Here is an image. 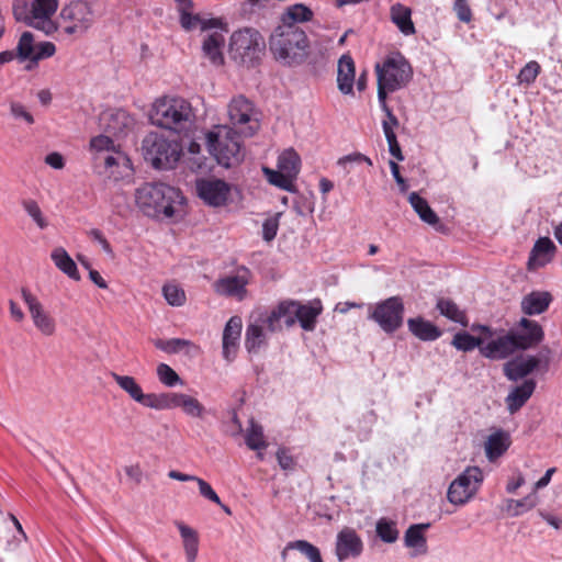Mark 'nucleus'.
I'll return each instance as SVG.
<instances>
[{
	"instance_id": "obj_18",
	"label": "nucleus",
	"mask_w": 562,
	"mask_h": 562,
	"mask_svg": "<svg viewBox=\"0 0 562 562\" xmlns=\"http://www.w3.org/2000/svg\"><path fill=\"white\" fill-rule=\"evenodd\" d=\"M249 279L250 271L245 267L238 268L235 274L217 280L214 284L215 291L222 295L243 300L247 293L246 286Z\"/></svg>"
},
{
	"instance_id": "obj_10",
	"label": "nucleus",
	"mask_w": 562,
	"mask_h": 562,
	"mask_svg": "<svg viewBox=\"0 0 562 562\" xmlns=\"http://www.w3.org/2000/svg\"><path fill=\"white\" fill-rule=\"evenodd\" d=\"M482 482L483 473L480 468H467L450 483L447 492L448 501L457 506L464 505L475 495Z\"/></svg>"
},
{
	"instance_id": "obj_53",
	"label": "nucleus",
	"mask_w": 562,
	"mask_h": 562,
	"mask_svg": "<svg viewBox=\"0 0 562 562\" xmlns=\"http://www.w3.org/2000/svg\"><path fill=\"white\" fill-rule=\"evenodd\" d=\"M162 294L168 304L172 306H181L186 302L184 291L176 284H165Z\"/></svg>"
},
{
	"instance_id": "obj_38",
	"label": "nucleus",
	"mask_w": 562,
	"mask_h": 562,
	"mask_svg": "<svg viewBox=\"0 0 562 562\" xmlns=\"http://www.w3.org/2000/svg\"><path fill=\"white\" fill-rule=\"evenodd\" d=\"M52 260L56 265V267L61 270L69 278L78 281L80 280V276L78 273L77 266L68 252L61 248H55L50 255Z\"/></svg>"
},
{
	"instance_id": "obj_37",
	"label": "nucleus",
	"mask_w": 562,
	"mask_h": 562,
	"mask_svg": "<svg viewBox=\"0 0 562 562\" xmlns=\"http://www.w3.org/2000/svg\"><path fill=\"white\" fill-rule=\"evenodd\" d=\"M408 201L423 222L431 226L439 224V217L437 214L429 206L428 202L424 198L419 196L418 193L412 192L408 195Z\"/></svg>"
},
{
	"instance_id": "obj_51",
	"label": "nucleus",
	"mask_w": 562,
	"mask_h": 562,
	"mask_svg": "<svg viewBox=\"0 0 562 562\" xmlns=\"http://www.w3.org/2000/svg\"><path fill=\"white\" fill-rule=\"evenodd\" d=\"M157 376L159 381L168 387L182 384V380L179 374L168 364L160 363L157 367Z\"/></svg>"
},
{
	"instance_id": "obj_27",
	"label": "nucleus",
	"mask_w": 562,
	"mask_h": 562,
	"mask_svg": "<svg viewBox=\"0 0 562 562\" xmlns=\"http://www.w3.org/2000/svg\"><path fill=\"white\" fill-rule=\"evenodd\" d=\"M552 299L548 291H532L522 297L521 312L529 316L539 315L548 310Z\"/></svg>"
},
{
	"instance_id": "obj_50",
	"label": "nucleus",
	"mask_w": 562,
	"mask_h": 562,
	"mask_svg": "<svg viewBox=\"0 0 562 562\" xmlns=\"http://www.w3.org/2000/svg\"><path fill=\"white\" fill-rule=\"evenodd\" d=\"M375 531L378 537L386 543H393L398 538L396 524L386 518H381L378 520Z\"/></svg>"
},
{
	"instance_id": "obj_19",
	"label": "nucleus",
	"mask_w": 562,
	"mask_h": 562,
	"mask_svg": "<svg viewBox=\"0 0 562 562\" xmlns=\"http://www.w3.org/2000/svg\"><path fill=\"white\" fill-rule=\"evenodd\" d=\"M268 330L270 333L280 331L285 325L292 327L296 323L295 301H283L269 314H266Z\"/></svg>"
},
{
	"instance_id": "obj_41",
	"label": "nucleus",
	"mask_w": 562,
	"mask_h": 562,
	"mask_svg": "<svg viewBox=\"0 0 562 562\" xmlns=\"http://www.w3.org/2000/svg\"><path fill=\"white\" fill-rule=\"evenodd\" d=\"M300 156L292 148L284 150L278 158V169L288 173L293 179H295L300 172Z\"/></svg>"
},
{
	"instance_id": "obj_25",
	"label": "nucleus",
	"mask_w": 562,
	"mask_h": 562,
	"mask_svg": "<svg viewBox=\"0 0 562 562\" xmlns=\"http://www.w3.org/2000/svg\"><path fill=\"white\" fill-rule=\"evenodd\" d=\"M240 333L241 319L238 316L229 318L223 331V356L227 361L236 356Z\"/></svg>"
},
{
	"instance_id": "obj_30",
	"label": "nucleus",
	"mask_w": 562,
	"mask_h": 562,
	"mask_svg": "<svg viewBox=\"0 0 562 562\" xmlns=\"http://www.w3.org/2000/svg\"><path fill=\"white\" fill-rule=\"evenodd\" d=\"M472 329H479L482 331L484 334V338L474 337L467 331H460L453 336L451 345L458 350L471 351L476 347H483L484 339L493 336L491 328L483 325L473 326Z\"/></svg>"
},
{
	"instance_id": "obj_28",
	"label": "nucleus",
	"mask_w": 562,
	"mask_h": 562,
	"mask_svg": "<svg viewBox=\"0 0 562 562\" xmlns=\"http://www.w3.org/2000/svg\"><path fill=\"white\" fill-rule=\"evenodd\" d=\"M512 439L509 432L497 429L493 431L485 441L484 449L488 461L493 462L502 457L510 447Z\"/></svg>"
},
{
	"instance_id": "obj_4",
	"label": "nucleus",
	"mask_w": 562,
	"mask_h": 562,
	"mask_svg": "<svg viewBox=\"0 0 562 562\" xmlns=\"http://www.w3.org/2000/svg\"><path fill=\"white\" fill-rule=\"evenodd\" d=\"M237 135L239 134L227 125L216 126L206 134L210 154L218 165L225 168L235 167L244 159V151Z\"/></svg>"
},
{
	"instance_id": "obj_31",
	"label": "nucleus",
	"mask_w": 562,
	"mask_h": 562,
	"mask_svg": "<svg viewBox=\"0 0 562 562\" xmlns=\"http://www.w3.org/2000/svg\"><path fill=\"white\" fill-rule=\"evenodd\" d=\"M181 408L182 412L194 418H203L205 407L195 398L184 393H170V409Z\"/></svg>"
},
{
	"instance_id": "obj_13",
	"label": "nucleus",
	"mask_w": 562,
	"mask_h": 562,
	"mask_svg": "<svg viewBox=\"0 0 562 562\" xmlns=\"http://www.w3.org/2000/svg\"><path fill=\"white\" fill-rule=\"evenodd\" d=\"M60 19L69 22L64 31L71 35L85 33L92 25L94 15L88 2L74 1L61 9Z\"/></svg>"
},
{
	"instance_id": "obj_60",
	"label": "nucleus",
	"mask_w": 562,
	"mask_h": 562,
	"mask_svg": "<svg viewBox=\"0 0 562 562\" xmlns=\"http://www.w3.org/2000/svg\"><path fill=\"white\" fill-rule=\"evenodd\" d=\"M277 460L280 468L284 471H292L295 467V461L293 457L290 454L289 450L282 448L277 452Z\"/></svg>"
},
{
	"instance_id": "obj_1",
	"label": "nucleus",
	"mask_w": 562,
	"mask_h": 562,
	"mask_svg": "<svg viewBox=\"0 0 562 562\" xmlns=\"http://www.w3.org/2000/svg\"><path fill=\"white\" fill-rule=\"evenodd\" d=\"M184 198L180 190L162 182L144 183L135 191V202L144 215L170 218Z\"/></svg>"
},
{
	"instance_id": "obj_2",
	"label": "nucleus",
	"mask_w": 562,
	"mask_h": 562,
	"mask_svg": "<svg viewBox=\"0 0 562 562\" xmlns=\"http://www.w3.org/2000/svg\"><path fill=\"white\" fill-rule=\"evenodd\" d=\"M269 49L279 63L297 66L307 57L308 38L297 25L280 24L269 37Z\"/></svg>"
},
{
	"instance_id": "obj_54",
	"label": "nucleus",
	"mask_w": 562,
	"mask_h": 562,
	"mask_svg": "<svg viewBox=\"0 0 562 562\" xmlns=\"http://www.w3.org/2000/svg\"><path fill=\"white\" fill-rule=\"evenodd\" d=\"M189 341L180 338H172L168 340L158 339L155 346L168 353H177L182 350L183 347L188 346Z\"/></svg>"
},
{
	"instance_id": "obj_45",
	"label": "nucleus",
	"mask_w": 562,
	"mask_h": 562,
	"mask_svg": "<svg viewBox=\"0 0 562 562\" xmlns=\"http://www.w3.org/2000/svg\"><path fill=\"white\" fill-rule=\"evenodd\" d=\"M262 170H263L269 183H271L280 189L290 191V192L294 191V184H293L294 179L292 177H290L288 173L283 172L280 169L273 170L268 167H263Z\"/></svg>"
},
{
	"instance_id": "obj_57",
	"label": "nucleus",
	"mask_w": 562,
	"mask_h": 562,
	"mask_svg": "<svg viewBox=\"0 0 562 562\" xmlns=\"http://www.w3.org/2000/svg\"><path fill=\"white\" fill-rule=\"evenodd\" d=\"M56 52V47L52 42H41L36 44L34 64L36 65L41 59L53 56Z\"/></svg>"
},
{
	"instance_id": "obj_29",
	"label": "nucleus",
	"mask_w": 562,
	"mask_h": 562,
	"mask_svg": "<svg viewBox=\"0 0 562 562\" xmlns=\"http://www.w3.org/2000/svg\"><path fill=\"white\" fill-rule=\"evenodd\" d=\"M355 75L356 69L352 57L348 54L342 55L338 60L337 69V85L341 93H353Z\"/></svg>"
},
{
	"instance_id": "obj_6",
	"label": "nucleus",
	"mask_w": 562,
	"mask_h": 562,
	"mask_svg": "<svg viewBox=\"0 0 562 562\" xmlns=\"http://www.w3.org/2000/svg\"><path fill=\"white\" fill-rule=\"evenodd\" d=\"M378 77V99L387 98V93L404 88L412 79L409 63L401 54L389 56L382 65L375 66Z\"/></svg>"
},
{
	"instance_id": "obj_46",
	"label": "nucleus",
	"mask_w": 562,
	"mask_h": 562,
	"mask_svg": "<svg viewBox=\"0 0 562 562\" xmlns=\"http://www.w3.org/2000/svg\"><path fill=\"white\" fill-rule=\"evenodd\" d=\"M137 403L154 409H170V393H148L139 395Z\"/></svg>"
},
{
	"instance_id": "obj_8",
	"label": "nucleus",
	"mask_w": 562,
	"mask_h": 562,
	"mask_svg": "<svg viewBox=\"0 0 562 562\" xmlns=\"http://www.w3.org/2000/svg\"><path fill=\"white\" fill-rule=\"evenodd\" d=\"M227 112L232 124L229 127L239 135L251 137L260 128V113L244 95L233 98Z\"/></svg>"
},
{
	"instance_id": "obj_9",
	"label": "nucleus",
	"mask_w": 562,
	"mask_h": 562,
	"mask_svg": "<svg viewBox=\"0 0 562 562\" xmlns=\"http://www.w3.org/2000/svg\"><path fill=\"white\" fill-rule=\"evenodd\" d=\"M369 318L385 333L392 334L403 325L404 303L401 296H391L369 307Z\"/></svg>"
},
{
	"instance_id": "obj_63",
	"label": "nucleus",
	"mask_w": 562,
	"mask_h": 562,
	"mask_svg": "<svg viewBox=\"0 0 562 562\" xmlns=\"http://www.w3.org/2000/svg\"><path fill=\"white\" fill-rule=\"evenodd\" d=\"M389 165H390L392 176H393L395 182L397 183V186L400 187L401 192H406L408 189V184L400 172V166L393 160H390Z\"/></svg>"
},
{
	"instance_id": "obj_12",
	"label": "nucleus",
	"mask_w": 562,
	"mask_h": 562,
	"mask_svg": "<svg viewBox=\"0 0 562 562\" xmlns=\"http://www.w3.org/2000/svg\"><path fill=\"white\" fill-rule=\"evenodd\" d=\"M550 353L551 350L546 347L542 349V352L539 357L537 356H527L519 357L507 361L503 366L504 375L509 380L517 382L529 375L537 368L542 366L543 371H548L550 364Z\"/></svg>"
},
{
	"instance_id": "obj_15",
	"label": "nucleus",
	"mask_w": 562,
	"mask_h": 562,
	"mask_svg": "<svg viewBox=\"0 0 562 562\" xmlns=\"http://www.w3.org/2000/svg\"><path fill=\"white\" fill-rule=\"evenodd\" d=\"M22 299L27 305L34 326L45 336H52L56 330L54 318L45 311L38 299L27 289L21 290Z\"/></svg>"
},
{
	"instance_id": "obj_17",
	"label": "nucleus",
	"mask_w": 562,
	"mask_h": 562,
	"mask_svg": "<svg viewBox=\"0 0 562 562\" xmlns=\"http://www.w3.org/2000/svg\"><path fill=\"white\" fill-rule=\"evenodd\" d=\"M363 550L359 535L349 527L342 528L336 538L335 554L339 562L358 558Z\"/></svg>"
},
{
	"instance_id": "obj_61",
	"label": "nucleus",
	"mask_w": 562,
	"mask_h": 562,
	"mask_svg": "<svg viewBox=\"0 0 562 562\" xmlns=\"http://www.w3.org/2000/svg\"><path fill=\"white\" fill-rule=\"evenodd\" d=\"M113 140L108 135H98L93 137L90 142L91 148L98 151L110 150L113 147Z\"/></svg>"
},
{
	"instance_id": "obj_56",
	"label": "nucleus",
	"mask_w": 562,
	"mask_h": 562,
	"mask_svg": "<svg viewBox=\"0 0 562 562\" xmlns=\"http://www.w3.org/2000/svg\"><path fill=\"white\" fill-rule=\"evenodd\" d=\"M281 213H277L274 216L267 218L262 224V238L266 241H271L276 238L279 228V217Z\"/></svg>"
},
{
	"instance_id": "obj_55",
	"label": "nucleus",
	"mask_w": 562,
	"mask_h": 562,
	"mask_svg": "<svg viewBox=\"0 0 562 562\" xmlns=\"http://www.w3.org/2000/svg\"><path fill=\"white\" fill-rule=\"evenodd\" d=\"M540 72V65L537 61H529L518 74L520 83H532Z\"/></svg>"
},
{
	"instance_id": "obj_52",
	"label": "nucleus",
	"mask_w": 562,
	"mask_h": 562,
	"mask_svg": "<svg viewBox=\"0 0 562 562\" xmlns=\"http://www.w3.org/2000/svg\"><path fill=\"white\" fill-rule=\"evenodd\" d=\"M22 206L41 229H45L48 226V222L36 201L31 199L24 200Z\"/></svg>"
},
{
	"instance_id": "obj_32",
	"label": "nucleus",
	"mask_w": 562,
	"mask_h": 562,
	"mask_svg": "<svg viewBox=\"0 0 562 562\" xmlns=\"http://www.w3.org/2000/svg\"><path fill=\"white\" fill-rule=\"evenodd\" d=\"M224 44L225 37L222 32L214 31L206 35L202 44L204 57L209 58L213 65L221 66L224 63L222 53Z\"/></svg>"
},
{
	"instance_id": "obj_44",
	"label": "nucleus",
	"mask_w": 562,
	"mask_h": 562,
	"mask_svg": "<svg viewBox=\"0 0 562 562\" xmlns=\"http://www.w3.org/2000/svg\"><path fill=\"white\" fill-rule=\"evenodd\" d=\"M285 550H297L310 562H324L319 549L306 540L291 541L285 546Z\"/></svg>"
},
{
	"instance_id": "obj_40",
	"label": "nucleus",
	"mask_w": 562,
	"mask_h": 562,
	"mask_svg": "<svg viewBox=\"0 0 562 562\" xmlns=\"http://www.w3.org/2000/svg\"><path fill=\"white\" fill-rule=\"evenodd\" d=\"M313 12L303 3H295L282 14L281 24L296 25L300 22L311 21Z\"/></svg>"
},
{
	"instance_id": "obj_14",
	"label": "nucleus",
	"mask_w": 562,
	"mask_h": 562,
	"mask_svg": "<svg viewBox=\"0 0 562 562\" xmlns=\"http://www.w3.org/2000/svg\"><path fill=\"white\" fill-rule=\"evenodd\" d=\"M195 188L199 198L211 206L224 205L231 192V186L216 178L198 179Z\"/></svg>"
},
{
	"instance_id": "obj_22",
	"label": "nucleus",
	"mask_w": 562,
	"mask_h": 562,
	"mask_svg": "<svg viewBox=\"0 0 562 562\" xmlns=\"http://www.w3.org/2000/svg\"><path fill=\"white\" fill-rule=\"evenodd\" d=\"M516 350H518V347L510 333L491 340L480 348L482 356L493 360L505 359Z\"/></svg>"
},
{
	"instance_id": "obj_42",
	"label": "nucleus",
	"mask_w": 562,
	"mask_h": 562,
	"mask_svg": "<svg viewBox=\"0 0 562 562\" xmlns=\"http://www.w3.org/2000/svg\"><path fill=\"white\" fill-rule=\"evenodd\" d=\"M246 445L251 450H261L267 447L261 425L256 423L252 418L249 420V427L245 436Z\"/></svg>"
},
{
	"instance_id": "obj_47",
	"label": "nucleus",
	"mask_w": 562,
	"mask_h": 562,
	"mask_svg": "<svg viewBox=\"0 0 562 562\" xmlns=\"http://www.w3.org/2000/svg\"><path fill=\"white\" fill-rule=\"evenodd\" d=\"M36 44H34V36L31 32H24L18 43V57L24 61L30 60L34 64Z\"/></svg>"
},
{
	"instance_id": "obj_7",
	"label": "nucleus",
	"mask_w": 562,
	"mask_h": 562,
	"mask_svg": "<svg viewBox=\"0 0 562 562\" xmlns=\"http://www.w3.org/2000/svg\"><path fill=\"white\" fill-rule=\"evenodd\" d=\"M57 8L58 0H32L30 7L25 0H16L13 3V15L16 21L49 35L57 30L52 20Z\"/></svg>"
},
{
	"instance_id": "obj_26",
	"label": "nucleus",
	"mask_w": 562,
	"mask_h": 562,
	"mask_svg": "<svg viewBox=\"0 0 562 562\" xmlns=\"http://www.w3.org/2000/svg\"><path fill=\"white\" fill-rule=\"evenodd\" d=\"M555 249L557 247L550 238H539L530 252L528 259V268L530 270H536L538 268L544 267L552 260Z\"/></svg>"
},
{
	"instance_id": "obj_23",
	"label": "nucleus",
	"mask_w": 562,
	"mask_h": 562,
	"mask_svg": "<svg viewBox=\"0 0 562 562\" xmlns=\"http://www.w3.org/2000/svg\"><path fill=\"white\" fill-rule=\"evenodd\" d=\"M430 528L429 522L411 525L404 535V544L413 549L412 557L424 555L428 552L426 530Z\"/></svg>"
},
{
	"instance_id": "obj_20",
	"label": "nucleus",
	"mask_w": 562,
	"mask_h": 562,
	"mask_svg": "<svg viewBox=\"0 0 562 562\" xmlns=\"http://www.w3.org/2000/svg\"><path fill=\"white\" fill-rule=\"evenodd\" d=\"M101 122L106 133L117 137L126 135L134 126V119L122 109L103 113Z\"/></svg>"
},
{
	"instance_id": "obj_21",
	"label": "nucleus",
	"mask_w": 562,
	"mask_h": 562,
	"mask_svg": "<svg viewBox=\"0 0 562 562\" xmlns=\"http://www.w3.org/2000/svg\"><path fill=\"white\" fill-rule=\"evenodd\" d=\"M266 315H259L250 322L246 329L245 347L248 352L257 353L262 347L267 345L268 323Z\"/></svg>"
},
{
	"instance_id": "obj_33",
	"label": "nucleus",
	"mask_w": 562,
	"mask_h": 562,
	"mask_svg": "<svg viewBox=\"0 0 562 562\" xmlns=\"http://www.w3.org/2000/svg\"><path fill=\"white\" fill-rule=\"evenodd\" d=\"M321 313L322 305L319 301L310 304H301L295 301L296 322L304 330L312 331L315 329L316 318Z\"/></svg>"
},
{
	"instance_id": "obj_39",
	"label": "nucleus",
	"mask_w": 562,
	"mask_h": 562,
	"mask_svg": "<svg viewBox=\"0 0 562 562\" xmlns=\"http://www.w3.org/2000/svg\"><path fill=\"white\" fill-rule=\"evenodd\" d=\"M539 503V497L535 492L521 499L508 498L505 502V510L512 517H518L525 512L535 508Z\"/></svg>"
},
{
	"instance_id": "obj_16",
	"label": "nucleus",
	"mask_w": 562,
	"mask_h": 562,
	"mask_svg": "<svg viewBox=\"0 0 562 562\" xmlns=\"http://www.w3.org/2000/svg\"><path fill=\"white\" fill-rule=\"evenodd\" d=\"M509 333L513 335L518 349L522 350L536 347L544 337V333L540 324L525 317L521 318L518 325Z\"/></svg>"
},
{
	"instance_id": "obj_62",
	"label": "nucleus",
	"mask_w": 562,
	"mask_h": 562,
	"mask_svg": "<svg viewBox=\"0 0 562 562\" xmlns=\"http://www.w3.org/2000/svg\"><path fill=\"white\" fill-rule=\"evenodd\" d=\"M11 114L16 119H23L27 124H33L34 119L30 112L25 110V108L18 102L11 103Z\"/></svg>"
},
{
	"instance_id": "obj_11",
	"label": "nucleus",
	"mask_w": 562,
	"mask_h": 562,
	"mask_svg": "<svg viewBox=\"0 0 562 562\" xmlns=\"http://www.w3.org/2000/svg\"><path fill=\"white\" fill-rule=\"evenodd\" d=\"M265 48L266 42L255 29L238 30L231 36L229 53L234 59L252 60L258 58Z\"/></svg>"
},
{
	"instance_id": "obj_58",
	"label": "nucleus",
	"mask_w": 562,
	"mask_h": 562,
	"mask_svg": "<svg viewBox=\"0 0 562 562\" xmlns=\"http://www.w3.org/2000/svg\"><path fill=\"white\" fill-rule=\"evenodd\" d=\"M195 482L198 483L200 494L203 497L207 498L209 501H211L217 505H221V499H220L218 495L214 492L212 486L206 481L198 477Z\"/></svg>"
},
{
	"instance_id": "obj_48",
	"label": "nucleus",
	"mask_w": 562,
	"mask_h": 562,
	"mask_svg": "<svg viewBox=\"0 0 562 562\" xmlns=\"http://www.w3.org/2000/svg\"><path fill=\"white\" fill-rule=\"evenodd\" d=\"M179 12H180V24L187 31H191V30L195 29L199 24H201L202 30L213 27L216 24L215 20L202 21L199 18V15L191 13V9H181V10H179Z\"/></svg>"
},
{
	"instance_id": "obj_35",
	"label": "nucleus",
	"mask_w": 562,
	"mask_h": 562,
	"mask_svg": "<svg viewBox=\"0 0 562 562\" xmlns=\"http://www.w3.org/2000/svg\"><path fill=\"white\" fill-rule=\"evenodd\" d=\"M176 526L182 538L187 561L194 562L199 551V535L196 530L181 521H176Z\"/></svg>"
},
{
	"instance_id": "obj_36",
	"label": "nucleus",
	"mask_w": 562,
	"mask_h": 562,
	"mask_svg": "<svg viewBox=\"0 0 562 562\" xmlns=\"http://www.w3.org/2000/svg\"><path fill=\"white\" fill-rule=\"evenodd\" d=\"M392 22L398 27L404 35H413L416 30L412 21V10L402 4L395 3L390 10Z\"/></svg>"
},
{
	"instance_id": "obj_64",
	"label": "nucleus",
	"mask_w": 562,
	"mask_h": 562,
	"mask_svg": "<svg viewBox=\"0 0 562 562\" xmlns=\"http://www.w3.org/2000/svg\"><path fill=\"white\" fill-rule=\"evenodd\" d=\"M348 162H358V164L367 162L369 166H372V160L369 157H367L360 153H353V154L344 156V157L339 158V160H338L339 166H345Z\"/></svg>"
},
{
	"instance_id": "obj_43",
	"label": "nucleus",
	"mask_w": 562,
	"mask_h": 562,
	"mask_svg": "<svg viewBox=\"0 0 562 562\" xmlns=\"http://www.w3.org/2000/svg\"><path fill=\"white\" fill-rule=\"evenodd\" d=\"M437 308L441 315L446 316L450 321L467 325V316L458 305L449 299H439L437 302Z\"/></svg>"
},
{
	"instance_id": "obj_3",
	"label": "nucleus",
	"mask_w": 562,
	"mask_h": 562,
	"mask_svg": "<svg viewBox=\"0 0 562 562\" xmlns=\"http://www.w3.org/2000/svg\"><path fill=\"white\" fill-rule=\"evenodd\" d=\"M150 122L175 133H187L194 125L195 113L191 103L180 97H164L153 104Z\"/></svg>"
},
{
	"instance_id": "obj_59",
	"label": "nucleus",
	"mask_w": 562,
	"mask_h": 562,
	"mask_svg": "<svg viewBox=\"0 0 562 562\" xmlns=\"http://www.w3.org/2000/svg\"><path fill=\"white\" fill-rule=\"evenodd\" d=\"M453 9L457 13V16L462 22H470L472 19V12L468 4V0H456Z\"/></svg>"
},
{
	"instance_id": "obj_24",
	"label": "nucleus",
	"mask_w": 562,
	"mask_h": 562,
	"mask_svg": "<svg viewBox=\"0 0 562 562\" xmlns=\"http://www.w3.org/2000/svg\"><path fill=\"white\" fill-rule=\"evenodd\" d=\"M537 383L533 379L525 380L520 385L512 389L505 398L506 407L510 414L518 412L531 397Z\"/></svg>"
},
{
	"instance_id": "obj_34",
	"label": "nucleus",
	"mask_w": 562,
	"mask_h": 562,
	"mask_svg": "<svg viewBox=\"0 0 562 562\" xmlns=\"http://www.w3.org/2000/svg\"><path fill=\"white\" fill-rule=\"evenodd\" d=\"M407 326L414 336L424 341H432L441 336V330L423 317L409 318Z\"/></svg>"
},
{
	"instance_id": "obj_49",
	"label": "nucleus",
	"mask_w": 562,
	"mask_h": 562,
	"mask_svg": "<svg viewBox=\"0 0 562 562\" xmlns=\"http://www.w3.org/2000/svg\"><path fill=\"white\" fill-rule=\"evenodd\" d=\"M112 378L115 381V383L130 395L132 400H134L135 402L138 401L139 395H142L143 393V390L133 376L121 375L113 372Z\"/></svg>"
},
{
	"instance_id": "obj_5",
	"label": "nucleus",
	"mask_w": 562,
	"mask_h": 562,
	"mask_svg": "<svg viewBox=\"0 0 562 562\" xmlns=\"http://www.w3.org/2000/svg\"><path fill=\"white\" fill-rule=\"evenodd\" d=\"M144 159L155 169H172L182 154V146L162 133L150 132L142 140Z\"/></svg>"
}]
</instances>
